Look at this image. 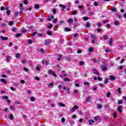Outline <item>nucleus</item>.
Wrapping results in <instances>:
<instances>
[{"mask_svg":"<svg viewBox=\"0 0 126 126\" xmlns=\"http://www.w3.org/2000/svg\"><path fill=\"white\" fill-rule=\"evenodd\" d=\"M48 73L51 74V75H53V76H57V74H56L52 69H49L48 70Z\"/></svg>","mask_w":126,"mask_h":126,"instance_id":"f257e3e1","label":"nucleus"},{"mask_svg":"<svg viewBox=\"0 0 126 126\" xmlns=\"http://www.w3.org/2000/svg\"><path fill=\"white\" fill-rule=\"evenodd\" d=\"M77 109H78V106L75 105L73 107H72L71 109V112H75V110H76Z\"/></svg>","mask_w":126,"mask_h":126,"instance_id":"f03ea898","label":"nucleus"},{"mask_svg":"<svg viewBox=\"0 0 126 126\" xmlns=\"http://www.w3.org/2000/svg\"><path fill=\"white\" fill-rule=\"evenodd\" d=\"M67 23H69V24H73V19H68L67 21Z\"/></svg>","mask_w":126,"mask_h":126,"instance_id":"7ed1b4c3","label":"nucleus"},{"mask_svg":"<svg viewBox=\"0 0 126 126\" xmlns=\"http://www.w3.org/2000/svg\"><path fill=\"white\" fill-rule=\"evenodd\" d=\"M0 38L3 41H7V40H8V38H7V37L3 36H1Z\"/></svg>","mask_w":126,"mask_h":126,"instance_id":"20e7f679","label":"nucleus"},{"mask_svg":"<svg viewBox=\"0 0 126 126\" xmlns=\"http://www.w3.org/2000/svg\"><path fill=\"white\" fill-rule=\"evenodd\" d=\"M93 70H94L93 73L94 74H96V75H98V76L100 75V73H99V72H98L97 70L94 69Z\"/></svg>","mask_w":126,"mask_h":126,"instance_id":"39448f33","label":"nucleus"},{"mask_svg":"<svg viewBox=\"0 0 126 126\" xmlns=\"http://www.w3.org/2000/svg\"><path fill=\"white\" fill-rule=\"evenodd\" d=\"M123 107L122 105L119 106L117 109L118 112H119L120 113H122V109H123Z\"/></svg>","mask_w":126,"mask_h":126,"instance_id":"423d86ee","label":"nucleus"},{"mask_svg":"<svg viewBox=\"0 0 126 126\" xmlns=\"http://www.w3.org/2000/svg\"><path fill=\"white\" fill-rule=\"evenodd\" d=\"M109 79H110V80L114 81V80H115L116 78H115L114 76L111 75V76L109 77Z\"/></svg>","mask_w":126,"mask_h":126,"instance_id":"0eeeda50","label":"nucleus"},{"mask_svg":"<svg viewBox=\"0 0 126 126\" xmlns=\"http://www.w3.org/2000/svg\"><path fill=\"white\" fill-rule=\"evenodd\" d=\"M50 43H51L50 39L46 40L45 41V43L46 44V45H49V44H50Z\"/></svg>","mask_w":126,"mask_h":126,"instance_id":"6e6552de","label":"nucleus"},{"mask_svg":"<svg viewBox=\"0 0 126 126\" xmlns=\"http://www.w3.org/2000/svg\"><path fill=\"white\" fill-rule=\"evenodd\" d=\"M101 69L103 71L107 70V67L106 66H102Z\"/></svg>","mask_w":126,"mask_h":126,"instance_id":"1a4fd4ad","label":"nucleus"},{"mask_svg":"<svg viewBox=\"0 0 126 126\" xmlns=\"http://www.w3.org/2000/svg\"><path fill=\"white\" fill-rule=\"evenodd\" d=\"M1 99H2V100H7L8 99V97L6 95H4L1 97Z\"/></svg>","mask_w":126,"mask_h":126,"instance_id":"9d476101","label":"nucleus"},{"mask_svg":"<svg viewBox=\"0 0 126 126\" xmlns=\"http://www.w3.org/2000/svg\"><path fill=\"white\" fill-rule=\"evenodd\" d=\"M1 82H2L4 84H6V81H5V79L2 78L0 79Z\"/></svg>","mask_w":126,"mask_h":126,"instance_id":"9b49d317","label":"nucleus"},{"mask_svg":"<svg viewBox=\"0 0 126 126\" xmlns=\"http://www.w3.org/2000/svg\"><path fill=\"white\" fill-rule=\"evenodd\" d=\"M110 46H113V38H111L109 40Z\"/></svg>","mask_w":126,"mask_h":126,"instance_id":"f8f14e48","label":"nucleus"},{"mask_svg":"<svg viewBox=\"0 0 126 126\" xmlns=\"http://www.w3.org/2000/svg\"><path fill=\"white\" fill-rule=\"evenodd\" d=\"M115 25H120V22L119 21L116 20L114 21Z\"/></svg>","mask_w":126,"mask_h":126,"instance_id":"ddd939ff","label":"nucleus"},{"mask_svg":"<svg viewBox=\"0 0 126 126\" xmlns=\"http://www.w3.org/2000/svg\"><path fill=\"white\" fill-rule=\"evenodd\" d=\"M58 59L57 61H61V59H62V57H63V56L62 55H58Z\"/></svg>","mask_w":126,"mask_h":126,"instance_id":"4468645a","label":"nucleus"},{"mask_svg":"<svg viewBox=\"0 0 126 126\" xmlns=\"http://www.w3.org/2000/svg\"><path fill=\"white\" fill-rule=\"evenodd\" d=\"M16 59H19L20 58V54L18 53L15 55Z\"/></svg>","mask_w":126,"mask_h":126,"instance_id":"2eb2a0df","label":"nucleus"},{"mask_svg":"<svg viewBox=\"0 0 126 126\" xmlns=\"http://www.w3.org/2000/svg\"><path fill=\"white\" fill-rule=\"evenodd\" d=\"M93 61L94 63H99V62H100L99 60H97V59H96V58H93Z\"/></svg>","mask_w":126,"mask_h":126,"instance_id":"dca6fc26","label":"nucleus"},{"mask_svg":"<svg viewBox=\"0 0 126 126\" xmlns=\"http://www.w3.org/2000/svg\"><path fill=\"white\" fill-rule=\"evenodd\" d=\"M58 22V18H55L53 21V23H54V24H56Z\"/></svg>","mask_w":126,"mask_h":126,"instance_id":"f3484780","label":"nucleus"},{"mask_svg":"<svg viewBox=\"0 0 126 126\" xmlns=\"http://www.w3.org/2000/svg\"><path fill=\"white\" fill-rule=\"evenodd\" d=\"M59 6L60 7H62V8H65V7H66V6L65 5H63V4H60Z\"/></svg>","mask_w":126,"mask_h":126,"instance_id":"a211bd4d","label":"nucleus"},{"mask_svg":"<svg viewBox=\"0 0 126 126\" xmlns=\"http://www.w3.org/2000/svg\"><path fill=\"white\" fill-rule=\"evenodd\" d=\"M96 25L97 26H98V28H100L101 27V26H102V24L100 22H98L97 23Z\"/></svg>","mask_w":126,"mask_h":126,"instance_id":"6ab92c4d","label":"nucleus"},{"mask_svg":"<svg viewBox=\"0 0 126 126\" xmlns=\"http://www.w3.org/2000/svg\"><path fill=\"white\" fill-rule=\"evenodd\" d=\"M90 99H91V98L90 96L86 97V102H89L90 101Z\"/></svg>","mask_w":126,"mask_h":126,"instance_id":"aec40b11","label":"nucleus"},{"mask_svg":"<svg viewBox=\"0 0 126 126\" xmlns=\"http://www.w3.org/2000/svg\"><path fill=\"white\" fill-rule=\"evenodd\" d=\"M122 89H121V88H119L117 90L118 92L119 93V94H122Z\"/></svg>","mask_w":126,"mask_h":126,"instance_id":"412c9836","label":"nucleus"},{"mask_svg":"<svg viewBox=\"0 0 126 126\" xmlns=\"http://www.w3.org/2000/svg\"><path fill=\"white\" fill-rule=\"evenodd\" d=\"M65 31H66V32H68L69 31H71V30L69 28H65Z\"/></svg>","mask_w":126,"mask_h":126,"instance_id":"4be33fe9","label":"nucleus"},{"mask_svg":"<svg viewBox=\"0 0 126 126\" xmlns=\"http://www.w3.org/2000/svg\"><path fill=\"white\" fill-rule=\"evenodd\" d=\"M89 124L91 126V125H92V124H94V122L92 120H89Z\"/></svg>","mask_w":126,"mask_h":126,"instance_id":"5701e85b","label":"nucleus"},{"mask_svg":"<svg viewBox=\"0 0 126 126\" xmlns=\"http://www.w3.org/2000/svg\"><path fill=\"white\" fill-rule=\"evenodd\" d=\"M14 22H13V21H10V22H9V26H12V25H13V24H14Z\"/></svg>","mask_w":126,"mask_h":126,"instance_id":"b1692460","label":"nucleus"},{"mask_svg":"<svg viewBox=\"0 0 126 126\" xmlns=\"http://www.w3.org/2000/svg\"><path fill=\"white\" fill-rule=\"evenodd\" d=\"M59 105H60V106L61 107H65V105L63 103H59Z\"/></svg>","mask_w":126,"mask_h":126,"instance_id":"393cba45","label":"nucleus"},{"mask_svg":"<svg viewBox=\"0 0 126 126\" xmlns=\"http://www.w3.org/2000/svg\"><path fill=\"white\" fill-rule=\"evenodd\" d=\"M20 36H21V33H17L16 35V37L17 38H18V37H20Z\"/></svg>","mask_w":126,"mask_h":126,"instance_id":"a878e982","label":"nucleus"},{"mask_svg":"<svg viewBox=\"0 0 126 126\" xmlns=\"http://www.w3.org/2000/svg\"><path fill=\"white\" fill-rule=\"evenodd\" d=\"M42 63H43V64H48V63L47 62V61H46V60H43Z\"/></svg>","mask_w":126,"mask_h":126,"instance_id":"bb28decb","label":"nucleus"},{"mask_svg":"<svg viewBox=\"0 0 126 126\" xmlns=\"http://www.w3.org/2000/svg\"><path fill=\"white\" fill-rule=\"evenodd\" d=\"M108 81H109V79H108V78H105L104 81L105 84H107V83H108Z\"/></svg>","mask_w":126,"mask_h":126,"instance_id":"cd10ccee","label":"nucleus"},{"mask_svg":"<svg viewBox=\"0 0 126 126\" xmlns=\"http://www.w3.org/2000/svg\"><path fill=\"white\" fill-rule=\"evenodd\" d=\"M6 60L7 62H9L10 61V56H7Z\"/></svg>","mask_w":126,"mask_h":126,"instance_id":"c85d7f7f","label":"nucleus"},{"mask_svg":"<svg viewBox=\"0 0 126 126\" xmlns=\"http://www.w3.org/2000/svg\"><path fill=\"white\" fill-rule=\"evenodd\" d=\"M31 100L32 102H34L35 101V97L34 96L31 97Z\"/></svg>","mask_w":126,"mask_h":126,"instance_id":"c756f323","label":"nucleus"},{"mask_svg":"<svg viewBox=\"0 0 126 126\" xmlns=\"http://www.w3.org/2000/svg\"><path fill=\"white\" fill-rule=\"evenodd\" d=\"M24 70L25 71H26V72H29V69H28V68H26V67H24Z\"/></svg>","mask_w":126,"mask_h":126,"instance_id":"7c9ffc66","label":"nucleus"},{"mask_svg":"<svg viewBox=\"0 0 126 126\" xmlns=\"http://www.w3.org/2000/svg\"><path fill=\"white\" fill-rule=\"evenodd\" d=\"M118 103L119 105H122V104H123V100H118Z\"/></svg>","mask_w":126,"mask_h":126,"instance_id":"2f4dec72","label":"nucleus"},{"mask_svg":"<svg viewBox=\"0 0 126 126\" xmlns=\"http://www.w3.org/2000/svg\"><path fill=\"white\" fill-rule=\"evenodd\" d=\"M67 5L68 6V7H71V3L70 2H68L67 4Z\"/></svg>","mask_w":126,"mask_h":126,"instance_id":"473e14b6","label":"nucleus"},{"mask_svg":"<svg viewBox=\"0 0 126 126\" xmlns=\"http://www.w3.org/2000/svg\"><path fill=\"white\" fill-rule=\"evenodd\" d=\"M12 31L13 32H16V28L13 27L12 28Z\"/></svg>","mask_w":126,"mask_h":126,"instance_id":"72a5a7b5","label":"nucleus"},{"mask_svg":"<svg viewBox=\"0 0 126 126\" xmlns=\"http://www.w3.org/2000/svg\"><path fill=\"white\" fill-rule=\"evenodd\" d=\"M9 118L10 120H13V116H12L11 114H10V115L9 116Z\"/></svg>","mask_w":126,"mask_h":126,"instance_id":"f704fd0d","label":"nucleus"},{"mask_svg":"<svg viewBox=\"0 0 126 126\" xmlns=\"http://www.w3.org/2000/svg\"><path fill=\"white\" fill-rule=\"evenodd\" d=\"M34 7H35V8L36 9H38V8H39V4H36L35 5Z\"/></svg>","mask_w":126,"mask_h":126,"instance_id":"c9c22d12","label":"nucleus"},{"mask_svg":"<svg viewBox=\"0 0 126 126\" xmlns=\"http://www.w3.org/2000/svg\"><path fill=\"white\" fill-rule=\"evenodd\" d=\"M110 96H111V93H107V98H110Z\"/></svg>","mask_w":126,"mask_h":126,"instance_id":"e433bc0d","label":"nucleus"},{"mask_svg":"<svg viewBox=\"0 0 126 126\" xmlns=\"http://www.w3.org/2000/svg\"><path fill=\"white\" fill-rule=\"evenodd\" d=\"M103 38L104 40H107V39H108V35H104Z\"/></svg>","mask_w":126,"mask_h":126,"instance_id":"4c0bfd02","label":"nucleus"},{"mask_svg":"<svg viewBox=\"0 0 126 126\" xmlns=\"http://www.w3.org/2000/svg\"><path fill=\"white\" fill-rule=\"evenodd\" d=\"M89 52H93V48L92 47H91L89 49Z\"/></svg>","mask_w":126,"mask_h":126,"instance_id":"58836bf2","label":"nucleus"},{"mask_svg":"<svg viewBox=\"0 0 126 126\" xmlns=\"http://www.w3.org/2000/svg\"><path fill=\"white\" fill-rule=\"evenodd\" d=\"M22 63H27V61L26 60H23L22 61Z\"/></svg>","mask_w":126,"mask_h":126,"instance_id":"ea45409f","label":"nucleus"},{"mask_svg":"<svg viewBox=\"0 0 126 126\" xmlns=\"http://www.w3.org/2000/svg\"><path fill=\"white\" fill-rule=\"evenodd\" d=\"M23 3H24V4H28V1L26 0H24L23 1Z\"/></svg>","mask_w":126,"mask_h":126,"instance_id":"a19ab883","label":"nucleus"},{"mask_svg":"<svg viewBox=\"0 0 126 126\" xmlns=\"http://www.w3.org/2000/svg\"><path fill=\"white\" fill-rule=\"evenodd\" d=\"M84 85H87L88 86H89V83L88 82H86L84 83Z\"/></svg>","mask_w":126,"mask_h":126,"instance_id":"79ce46f5","label":"nucleus"},{"mask_svg":"<svg viewBox=\"0 0 126 126\" xmlns=\"http://www.w3.org/2000/svg\"><path fill=\"white\" fill-rule=\"evenodd\" d=\"M86 27H90V23H87L86 24Z\"/></svg>","mask_w":126,"mask_h":126,"instance_id":"37998d69","label":"nucleus"},{"mask_svg":"<svg viewBox=\"0 0 126 126\" xmlns=\"http://www.w3.org/2000/svg\"><path fill=\"white\" fill-rule=\"evenodd\" d=\"M35 80H37V81H40V78H39L38 77H35Z\"/></svg>","mask_w":126,"mask_h":126,"instance_id":"c03bdc74","label":"nucleus"},{"mask_svg":"<svg viewBox=\"0 0 126 126\" xmlns=\"http://www.w3.org/2000/svg\"><path fill=\"white\" fill-rule=\"evenodd\" d=\"M40 52H41L42 54H44V53H45V50L44 49H43V48H42L40 50Z\"/></svg>","mask_w":126,"mask_h":126,"instance_id":"a18cd8bd","label":"nucleus"},{"mask_svg":"<svg viewBox=\"0 0 126 126\" xmlns=\"http://www.w3.org/2000/svg\"><path fill=\"white\" fill-rule=\"evenodd\" d=\"M83 64H84V62H83V61H81L80 62L79 65H83Z\"/></svg>","mask_w":126,"mask_h":126,"instance_id":"49530a36","label":"nucleus"},{"mask_svg":"<svg viewBox=\"0 0 126 126\" xmlns=\"http://www.w3.org/2000/svg\"><path fill=\"white\" fill-rule=\"evenodd\" d=\"M53 85H54V83H51L49 84L48 87H51L53 86Z\"/></svg>","mask_w":126,"mask_h":126,"instance_id":"de8ad7c7","label":"nucleus"},{"mask_svg":"<svg viewBox=\"0 0 126 126\" xmlns=\"http://www.w3.org/2000/svg\"><path fill=\"white\" fill-rule=\"evenodd\" d=\"M6 13L7 15H9L10 14V10H7V11H6Z\"/></svg>","mask_w":126,"mask_h":126,"instance_id":"09e8293b","label":"nucleus"},{"mask_svg":"<svg viewBox=\"0 0 126 126\" xmlns=\"http://www.w3.org/2000/svg\"><path fill=\"white\" fill-rule=\"evenodd\" d=\"M64 81H70V80L67 78H65L64 79Z\"/></svg>","mask_w":126,"mask_h":126,"instance_id":"8fccbe9b","label":"nucleus"},{"mask_svg":"<svg viewBox=\"0 0 126 126\" xmlns=\"http://www.w3.org/2000/svg\"><path fill=\"white\" fill-rule=\"evenodd\" d=\"M72 14H73V15H74L76 14V13H77V11H74L72 12Z\"/></svg>","mask_w":126,"mask_h":126,"instance_id":"3c124183","label":"nucleus"},{"mask_svg":"<svg viewBox=\"0 0 126 126\" xmlns=\"http://www.w3.org/2000/svg\"><path fill=\"white\" fill-rule=\"evenodd\" d=\"M48 35H52V32L51 31H48L47 32Z\"/></svg>","mask_w":126,"mask_h":126,"instance_id":"603ef678","label":"nucleus"},{"mask_svg":"<svg viewBox=\"0 0 126 126\" xmlns=\"http://www.w3.org/2000/svg\"><path fill=\"white\" fill-rule=\"evenodd\" d=\"M88 19H89V18L88 17H84V20H88Z\"/></svg>","mask_w":126,"mask_h":126,"instance_id":"864d4df0","label":"nucleus"},{"mask_svg":"<svg viewBox=\"0 0 126 126\" xmlns=\"http://www.w3.org/2000/svg\"><path fill=\"white\" fill-rule=\"evenodd\" d=\"M113 117L114 118H117V113H116L114 112L113 113Z\"/></svg>","mask_w":126,"mask_h":126,"instance_id":"5fc2aeb1","label":"nucleus"},{"mask_svg":"<svg viewBox=\"0 0 126 126\" xmlns=\"http://www.w3.org/2000/svg\"><path fill=\"white\" fill-rule=\"evenodd\" d=\"M62 122L63 123H64L65 122V119H64V118H62Z\"/></svg>","mask_w":126,"mask_h":126,"instance_id":"6e6d98bb","label":"nucleus"},{"mask_svg":"<svg viewBox=\"0 0 126 126\" xmlns=\"http://www.w3.org/2000/svg\"><path fill=\"white\" fill-rule=\"evenodd\" d=\"M97 108H98V109H101V108H102V105L101 104L97 105Z\"/></svg>","mask_w":126,"mask_h":126,"instance_id":"4d7b16f0","label":"nucleus"},{"mask_svg":"<svg viewBox=\"0 0 126 126\" xmlns=\"http://www.w3.org/2000/svg\"><path fill=\"white\" fill-rule=\"evenodd\" d=\"M58 88H59V89H62V88H63V86H62V85H59Z\"/></svg>","mask_w":126,"mask_h":126,"instance_id":"13d9d810","label":"nucleus"},{"mask_svg":"<svg viewBox=\"0 0 126 126\" xmlns=\"http://www.w3.org/2000/svg\"><path fill=\"white\" fill-rule=\"evenodd\" d=\"M92 38L93 39H96V36L94 34L92 35Z\"/></svg>","mask_w":126,"mask_h":126,"instance_id":"bf43d9fd","label":"nucleus"},{"mask_svg":"<svg viewBox=\"0 0 126 126\" xmlns=\"http://www.w3.org/2000/svg\"><path fill=\"white\" fill-rule=\"evenodd\" d=\"M36 34H37V32H33L32 33V36H34L36 35Z\"/></svg>","mask_w":126,"mask_h":126,"instance_id":"052dcab7","label":"nucleus"},{"mask_svg":"<svg viewBox=\"0 0 126 126\" xmlns=\"http://www.w3.org/2000/svg\"><path fill=\"white\" fill-rule=\"evenodd\" d=\"M1 77H3L4 78H6V76L5 74H2L1 75Z\"/></svg>","mask_w":126,"mask_h":126,"instance_id":"680f3d73","label":"nucleus"},{"mask_svg":"<svg viewBox=\"0 0 126 126\" xmlns=\"http://www.w3.org/2000/svg\"><path fill=\"white\" fill-rule=\"evenodd\" d=\"M10 89H11V90H12V91H15V89H14V88H13V87H11L10 88Z\"/></svg>","mask_w":126,"mask_h":126,"instance_id":"e2e57ef3","label":"nucleus"},{"mask_svg":"<svg viewBox=\"0 0 126 126\" xmlns=\"http://www.w3.org/2000/svg\"><path fill=\"white\" fill-rule=\"evenodd\" d=\"M52 27H53V25H50L49 26H48V27H47V28H48V29H51V28H52Z\"/></svg>","mask_w":126,"mask_h":126,"instance_id":"0e129e2a","label":"nucleus"},{"mask_svg":"<svg viewBox=\"0 0 126 126\" xmlns=\"http://www.w3.org/2000/svg\"><path fill=\"white\" fill-rule=\"evenodd\" d=\"M98 119L99 117L96 116L95 117H94V121H97V120H98Z\"/></svg>","mask_w":126,"mask_h":126,"instance_id":"69168bd1","label":"nucleus"},{"mask_svg":"<svg viewBox=\"0 0 126 126\" xmlns=\"http://www.w3.org/2000/svg\"><path fill=\"white\" fill-rule=\"evenodd\" d=\"M29 44H32V42L31 40H28Z\"/></svg>","mask_w":126,"mask_h":126,"instance_id":"338daca9","label":"nucleus"},{"mask_svg":"<svg viewBox=\"0 0 126 126\" xmlns=\"http://www.w3.org/2000/svg\"><path fill=\"white\" fill-rule=\"evenodd\" d=\"M105 51H106L107 53H110V49H107L105 50Z\"/></svg>","mask_w":126,"mask_h":126,"instance_id":"774afa93","label":"nucleus"}]
</instances>
